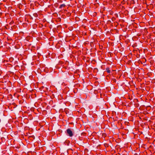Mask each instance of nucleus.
I'll use <instances>...</instances> for the list:
<instances>
[{
    "label": "nucleus",
    "instance_id": "nucleus-1",
    "mask_svg": "<svg viewBox=\"0 0 155 155\" xmlns=\"http://www.w3.org/2000/svg\"><path fill=\"white\" fill-rule=\"evenodd\" d=\"M66 133L70 137H72L73 135L72 131L70 128H68L66 130Z\"/></svg>",
    "mask_w": 155,
    "mask_h": 155
},
{
    "label": "nucleus",
    "instance_id": "nucleus-2",
    "mask_svg": "<svg viewBox=\"0 0 155 155\" xmlns=\"http://www.w3.org/2000/svg\"><path fill=\"white\" fill-rule=\"evenodd\" d=\"M106 71L108 73H111L112 74L114 71L110 68L109 67H107L106 69Z\"/></svg>",
    "mask_w": 155,
    "mask_h": 155
},
{
    "label": "nucleus",
    "instance_id": "nucleus-3",
    "mask_svg": "<svg viewBox=\"0 0 155 155\" xmlns=\"http://www.w3.org/2000/svg\"><path fill=\"white\" fill-rule=\"evenodd\" d=\"M7 81V80L5 78H0V82L2 83L6 82Z\"/></svg>",
    "mask_w": 155,
    "mask_h": 155
},
{
    "label": "nucleus",
    "instance_id": "nucleus-4",
    "mask_svg": "<svg viewBox=\"0 0 155 155\" xmlns=\"http://www.w3.org/2000/svg\"><path fill=\"white\" fill-rule=\"evenodd\" d=\"M66 6V5L64 4L61 5L59 7V8L61 9L63 8H64Z\"/></svg>",
    "mask_w": 155,
    "mask_h": 155
},
{
    "label": "nucleus",
    "instance_id": "nucleus-5",
    "mask_svg": "<svg viewBox=\"0 0 155 155\" xmlns=\"http://www.w3.org/2000/svg\"><path fill=\"white\" fill-rule=\"evenodd\" d=\"M33 15L35 17L37 18L38 17V15L37 13H35L33 14Z\"/></svg>",
    "mask_w": 155,
    "mask_h": 155
},
{
    "label": "nucleus",
    "instance_id": "nucleus-6",
    "mask_svg": "<svg viewBox=\"0 0 155 155\" xmlns=\"http://www.w3.org/2000/svg\"><path fill=\"white\" fill-rule=\"evenodd\" d=\"M147 75L148 77H150L152 76V74L151 72H149L147 74Z\"/></svg>",
    "mask_w": 155,
    "mask_h": 155
},
{
    "label": "nucleus",
    "instance_id": "nucleus-7",
    "mask_svg": "<svg viewBox=\"0 0 155 155\" xmlns=\"http://www.w3.org/2000/svg\"><path fill=\"white\" fill-rule=\"evenodd\" d=\"M113 81V82H116V80L115 79V78H112V80H111V82Z\"/></svg>",
    "mask_w": 155,
    "mask_h": 155
},
{
    "label": "nucleus",
    "instance_id": "nucleus-8",
    "mask_svg": "<svg viewBox=\"0 0 155 155\" xmlns=\"http://www.w3.org/2000/svg\"><path fill=\"white\" fill-rule=\"evenodd\" d=\"M137 78V80H138V81H139L141 80L140 78Z\"/></svg>",
    "mask_w": 155,
    "mask_h": 155
},
{
    "label": "nucleus",
    "instance_id": "nucleus-9",
    "mask_svg": "<svg viewBox=\"0 0 155 155\" xmlns=\"http://www.w3.org/2000/svg\"><path fill=\"white\" fill-rule=\"evenodd\" d=\"M8 65H9V67H12V64H8Z\"/></svg>",
    "mask_w": 155,
    "mask_h": 155
},
{
    "label": "nucleus",
    "instance_id": "nucleus-10",
    "mask_svg": "<svg viewBox=\"0 0 155 155\" xmlns=\"http://www.w3.org/2000/svg\"><path fill=\"white\" fill-rule=\"evenodd\" d=\"M44 87V86H42L41 87V88H43Z\"/></svg>",
    "mask_w": 155,
    "mask_h": 155
},
{
    "label": "nucleus",
    "instance_id": "nucleus-11",
    "mask_svg": "<svg viewBox=\"0 0 155 155\" xmlns=\"http://www.w3.org/2000/svg\"><path fill=\"white\" fill-rule=\"evenodd\" d=\"M11 74H13V73H11Z\"/></svg>",
    "mask_w": 155,
    "mask_h": 155
},
{
    "label": "nucleus",
    "instance_id": "nucleus-12",
    "mask_svg": "<svg viewBox=\"0 0 155 155\" xmlns=\"http://www.w3.org/2000/svg\"><path fill=\"white\" fill-rule=\"evenodd\" d=\"M31 19H33V18L31 16Z\"/></svg>",
    "mask_w": 155,
    "mask_h": 155
},
{
    "label": "nucleus",
    "instance_id": "nucleus-13",
    "mask_svg": "<svg viewBox=\"0 0 155 155\" xmlns=\"http://www.w3.org/2000/svg\"><path fill=\"white\" fill-rule=\"evenodd\" d=\"M59 18L60 19V20H61V19L60 18Z\"/></svg>",
    "mask_w": 155,
    "mask_h": 155
},
{
    "label": "nucleus",
    "instance_id": "nucleus-14",
    "mask_svg": "<svg viewBox=\"0 0 155 155\" xmlns=\"http://www.w3.org/2000/svg\"><path fill=\"white\" fill-rule=\"evenodd\" d=\"M51 25H50L49 27H50V28H51V27H50Z\"/></svg>",
    "mask_w": 155,
    "mask_h": 155
},
{
    "label": "nucleus",
    "instance_id": "nucleus-15",
    "mask_svg": "<svg viewBox=\"0 0 155 155\" xmlns=\"http://www.w3.org/2000/svg\"><path fill=\"white\" fill-rule=\"evenodd\" d=\"M51 25H50L49 27H50V28H51V27H50Z\"/></svg>",
    "mask_w": 155,
    "mask_h": 155
},
{
    "label": "nucleus",
    "instance_id": "nucleus-16",
    "mask_svg": "<svg viewBox=\"0 0 155 155\" xmlns=\"http://www.w3.org/2000/svg\"><path fill=\"white\" fill-rule=\"evenodd\" d=\"M51 25H50L49 27H50V28H51V27H50Z\"/></svg>",
    "mask_w": 155,
    "mask_h": 155
},
{
    "label": "nucleus",
    "instance_id": "nucleus-17",
    "mask_svg": "<svg viewBox=\"0 0 155 155\" xmlns=\"http://www.w3.org/2000/svg\"><path fill=\"white\" fill-rule=\"evenodd\" d=\"M153 81H155V79H154V80H153Z\"/></svg>",
    "mask_w": 155,
    "mask_h": 155
}]
</instances>
